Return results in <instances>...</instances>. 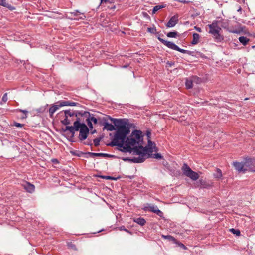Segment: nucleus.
I'll return each mask as SVG.
<instances>
[{"label":"nucleus","instance_id":"nucleus-1","mask_svg":"<svg viewBox=\"0 0 255 255\" xmlns=\"http://www.w3.org/2000/svg\"><path fill=\"white\" fill-rule=\"evenodd\" d=\"M126 141V143L133 147V155H138V157L131 158H123L122 160L125 161H129L136 163H142L146 159L149 158L151 153L157 151L155 144L150 140H148L147 145L144 147L143 146V135L140 130H133Z\"/></svg>","mask_w":255,"mask_h":255},{"label":"nucleus","instance_id":"nucleus-2","mask_svg":"<svg viewBox=\"0 0 255 255\" xmlns=\"http://www.w3.org/2000/svg\"><path fill=\"white\" fill-rule=\"evenodd\" d=\"M114 125L117 127V131L113 140L109 144L110 146H117L120 147L121 151L124 152H133V149L125 140L127 135L129 133V128L127 127V122L124 119H111Z\"/></svg>","mask_w":255,"mask_h":255},{"label":"nucleus","instance_id":"nucleus-3","mask_svg":"<svg viewBox=\"0 0 255 255\" xmlns=\"http://www.w3.org/2000/svg\"><path fill=\"white\" fill-rule=\"evenodd\" d=\"M79 130V139L81 141L86 139L89 133V129L87 126L84 123L79 122V118L74 122L73 126H66L64 131H69L73 136L75 132Z\"/></svg>","mask_w":255,"mask_h":255},{"label":"nucleus","instance_id":"nucleus-4","mask_svg":"<svg viewBox=\"0 0 255 255\" xmlns=\"http://www.w3.org/2000/svg\"><path fill=\"white\" fill-rule=\"evenodd\" d=\"M221 21L215 20L211 24L208 25L209 28V33L212 35L215 41L217 42H221L224 40V37L220 34L221 28L219 25Z\"/></svg>","mask_w":255,"mask_h":255},{"label":"nucleus","instance_id":"nucleus-5","mask_svg":"<svg viewBox=\"0 0 255 255\" xmlns=\"http://www.w3.org/2000/svg\"><path fill=\"white\" fill-rule=\"evenodd\" d=\"M181 169L183 174L186 176L190 178L192 180H197L199 177L198 174L197 172L192 170L190 167L186 163L183 164Z\"/></svg>","mask_w":255,"mask_h":255},{"label":"nucleus","instance_id":"nucleus-6","mask_svg":"<svg viewBox=\"0 0 255 255\" xmlns=\"http://www.w3.org/2000/svg\"><path fill=\"white\" fill-rule=\"evenodd\" d=\"M158 39L164 45H166L168 48L176 50L179 51L182 53L184 54H190V52L189 51L181 49L179 48L178 46H177L175 44L172 42L166 41L162 38H161L160 37H158Z\"/></svg>","mask_w":255,"mask_h":255},{"label":"nucleus","instance_id":"nucleus-7","mask_svg":"<svg viewBox=\"0 0 255 255\" xmlns=\"http://www.w3.org/2000/svg\"><path fill=\"white\" fill-rule=\"evenodd\" d=\"M67 17L70 20H84L86 18V16L84 13L80 12L79 11L76 10L73 12H69Z\"/></svg>","mask_w":255,"mask_h":255},{"label":"nucleus","instance_id":"nucleus-8","mask_svg":"<svg viewBox=\"0 0 255 255\" xmlns=\"http://www.w3.org/2000/svg\"><path fill=\"white\" fill-rule=\"evenodd\" d=\"M245 171L255 172V159L254 158H246L245 159Z\"/></svg>","mask_w":255,"mask_h":255},{"label":"nucleus","instance_id":"nucleus-9","mask_svg":"<svg viewBox=\"0 0 255 255\" xmlns=\"http://www.w3.org/2000/svg\"><path fill=\"white\" fill-rule=\"evenodd\" d=\"M143 209L145 211H150L154 213L160 217L163 216V213L158 208L157 206L148 204L147 206H144Z\"/></svg>","mask_w":255,"mask_h":255},{"label":"nucleus","instance_id":"nucleus-10","mask_svg":"<svg viewBox=\"0 0 255 255\" xmlns=\"http://www.w3.org/2000/svg\"><path fill=\"white\" fill-rule=\"evenodd\" d=\"M81 115L87 117L86 121H87V124L89 126L90 128H93V125L92 124V122H93L95 124L97 123V119L94 116V115L93 114H91L89 112H84V113Z\"/></svg>","mask_w":255,"mask_h":255},{"label":"nucleus","instance_id":"nucleus-11","mask_svg":"<svg viewBox=\"0 0 255 255\" xmlns=\"http://www.w3.org/2000/svg\"><path fill=\"white\" fill-rule=\"evenodd\" d=\"M61 107H63L62 105V101H58L55 104L51 105L49 109L50 117L52 118L54 113Z\"/></svg>","mask_w":255,"mask_h":255},{"label":"nucleus","instance_id":"nucleus-12","mask_svg":"<svg viewBox=\"0 0 255 255\" xmlns=\"http://www.w3.org/2000/svg\"><path fill=\"white\" fill-rule=\"evenodd\" d=\"M233 165L235 167V169L238 171V172H242L243 173H245V160L241 162H233Z\"/></svg>","mask_w":255,"mask_h":255},{"label":"nucleus","instance_id":"nucleus-13","mask_svg":"<svg viewBox=\"0 0 255 255\" xmlns=\"http://www.w3.org/2000/svg\"><path fill=\"white\" fill-rule=\"evenodd\" d=\"M179 16L177 14L172 16L169 21L166 24V26L169 28L173 27L176 25L178 22Z\"/></svg>","mask_w":255,"mask_h":255},{"label":"nucleus","instance_id":"nucleus-14","mask_svg":"<svg viewBox=\"0 0 255 255\" xmlns=\"http://www.w3.org/2000/svg\"><path fill=\"white\" fill-rule=\"evenodd\" d=\"M21 185L29 193H33L35 190V186L28 182H24Z\"/></svg>","mask_w":255,"mask_h":255},{"label":"nucleus","instance_id":"nucleus-15","mask_svg":"<svg viewBox=\"0 0 255 255\" xmlns=\"http://www.w3.org/2000/svg\"><path fill=\"white\" fill-rule=\"evenodd\" d=\"M87 154L89 155L90 157H110L113 156V155L107 154V153H93V152H87Z\"/></svg>","mask_w":255,"mask_h":255},{"label":"nucleus","instance_id":"nucleus-16","mask_svg":"<svg viewBox=\"0 0 255 255\" xmlns=\"http://www.w3.org/2000/svg\"><path fill=\"white\" fill-rule=\"evenodd\" d=\"M77 112L72 111L70 110L64 111L65 117H70V118H73L74 117H77Z\"/></svg>","mask_w":255,"mask_h":255},{"label":"nucleus","instance_id":"nucleus-17","mask_svg":"<svg viewBox=\"0 0 255 255\" xmlns=\"http://www.w3.org/2000/svg\"><path fill=\"white\" fill-rule=\"evenodd\" d=\"M133 221L140 226H143L146 223V220L142 217L134 218Z\"/></svg>","mask_w":255,"mask_h":255},{"label":"nucleus","instance_id":"nucleus-18","mask_svg":"<svg viewBox=\"0 0 255 255\" xmlns=\"http://www.w3.org/2000/svg\"><path fill=\"white\" fill-rule=\"evenodd\" d=\"M0 5L6 7L10 10L13 9V7L8 3L6 0H0Z\"/></svg>","mask_w":255,"mask_h":255},{"label":"nucleus","instance_id":"nucleus-19","mask_svg":"<svg viewBox=\"0 0 255 255\" xmlns=\"http://www.w3.org/2000/svg\"><path fill=\"white\" fill-rule=\"evenodd\" d=\"M200 37V36L199 34L196 33H193V40L191 42L192 44V45L197 44L199 42Z\"/></svg>","mask_w":255,"mask_h":255},{"label":"nucleus","instance_id":"nucleus-20","mask_svg":"<svg viewBox=\"0 0 255 255\" xmlns=\"http://www.w3.org/2000/svg\"><path fill=\"white\" fill-rule=\"evenodd\" d=\"M104 128L108 131H112L115 129L114 126L108 122L104 123Z\"/></svg>","mask_w":255,"mask_h":255},{"label":"nucleus","instance_id":"nucleus-21","mask_svg":"<svg viewBox=\"0 0 255 255\" xmlns=\"http://www.w3.org/2000/svg\"><path fill=\"white\" fill-rule=\"evenodd\" d=\"M166 7L165 4L156 5L154 7L152 10V14H154L159 10L164 8Z\"/></svg>","mask_w":255,"mask_h":255},{"label":"nucleus","instance_id":"nucleus-22","mask_svg":"<svg viewBox=\"0 0 255 255\" xmlns=\"http://www.w3.org/2000/svg\"><path fill=\"white\" fill-rule=\"evenodd\" d=\"M239 40L244 46L246 45L249 41V39L244 36L240 37Z\"/></svg>","mask_w":255,"mask_h":255},{"label":"nucleus","instance_id":"nucleus-23","mask_svg":"<svg viewBox=\"0 0 255 255\" xmlns=\"http://www.w3.org/2000/svg\"><path fill=\"white\" fill-rule=\"evenodd\" d=\"M77 103L74 102H70L69 101H62V105L63 106H76Z\"/></svg>","mask_w":255,"mask_h":255},{"label":"nucleus","instance_id":"nucleus-24","mask_svg":"<svg viewBox=\"0 0 255 255\" xmlns=\"http://www.w3.org/2000/svg\"><path fill=\"white\" fill-rule=\"evenodd\" d=\"M72 120V118L66 117L64 120L61 121V123L65 125H68L70 124Z\"/></svg>","mask_w":255,"mask_h":255},{"label":"nucleus","instance_id":"nucleus-25","mask_svg":"<svg viewBox=\"0 0 255 255\" xmlns=\"http://www.w3.org/2000/svg\"><path fill=\"white\" fill-rule=\"evenodd\" d=\"M167 36L169 38H176L178 36V33L176 31L169 32L167 34Z\"/></svg>","mask_w":255,"mask_h":255},{"label":"nucleus","instance_id":"nucleus-26","mask_svg":"<svg viewBox=\"0 0 255 255\" xmlns=\"http://www.w3.org/2000/svg\"><path fill=\"white\" fill-rule=\"evenodd\" d=\"M187 89H191L193 87V81L191 79H187L185 83Z\"/></svg>","mask_w":255,"mask_h":255},{"label":"nucleus","instance_id":"nucleus-27","mask_svg":"<svg viewBox=\"0 0 255 255\" xmlns=\"http://www.w3.org/2000/svg\"><path fill=\"white\" fill-rule=\"evenodd\" d=\"M153 152L151 153L150 154V157H152L154 158H156L157 159H161L162 158V155L159 153L152 154Z\"/></svg>","mask_w":255,"mask_h":255},{"label":"nucleus","instance_id":"nucleus-28","mask_svg":"<svg viewBox=\"0 0 255 255\" xmlns=\"http://www.w3.org/2000/svg\"><path fill=\"white\" fill-rule=\"evenodd\" d=\"M214 177L216 178H221L222 177V173L220 169H217L216 173L214 174Z\"/></svg>","mask_w":255,"mask_h":255},{"label":"nucleus","instance_id":"nucleus-29","mask_svg":"<svg viewBox=\"0 0 255 255\" xmlns=\"http://www.w3.org/2000/svg\"><path fill=\"white\" fill-rule=\"evenodd\" d=\"M147 31L150 33L155 34L156 32V29L154 26L153 27H148L147 28Z\"/></svg>","mask_w":255,"mask_h":255},{"label":"nucleus","instance_id":"nucleus-30","mask_svg":"<svg viewBox=\"0 0 255 255\" xmlns=\"http://www.w3.org/2000/svg\"><path fill=\"white\" fill-rule=\"evenodd\" d=\"M162 238L165 239H168L170 241H174L175 238L171 235H162Z\"/></svg>","mask_w":255,"mask_h":255},{"label":"nucleus","instance_id":"nucleus-31","mask_svg":"<svg viewBox=\"0 0 255 255\" xmlns=\"http://www.w3.org/2000/svg\"><path fill=\"white\" fill-rule=\"evenodd\" d=\"M230 231L234 234H236L237 236L240 235V231L239 230H236L234 228L231 229Z\"/></svg>","mask_w":255,"mask_h":255},{"label":"nucleus","instance_id":"nucleus-32","mask_svg":"<svg viewBox=\"0 0 255 255\" xmlns=\"http://www.w3.org/2000/svg\"><path fill=\"white\" fill-rule=\"evenodd\" d=\"M101 139V138H97L94 139L93 141L95 146H97L99 145Z\"/></svg>","mask_w":255,"mask_h":255},{"label":"nucleus","instance_id":"nucleus-33","mask_svg":"<svg viewBox=\"0 0 255 255\" xmlns=\"http://www.w3.org/2000/svg\"><path fill=\"white\" fill-rule=\"evenodd\" d=\"M8 100V98H7V93H5L3 97H2V101L4 102H6Z\"/></svg>","mask_w":255,"mask_h":255},{"label":"nucleus","instance_id":"nucleus-34","mask_svg":"<svg viewBox=\"0 0 255 255\" xmlns=\"http://www.w3.org/2000/svg\"><path fill=\"white\" fill-rule=\"evenodd\" d=\"M222 22L220 23V24L222 23V27L223 28H226L228 26V23L226 22H224V20H221Z\"/></svg>","mask_w":255,"mask_h":255},{"label":"nucleus","instance_id":"nucleus-35","mask_svg":"<svg viewBox=\"0 0 255 255\" xmlns=\"http://www.w3.org/2000/svg\"><path fill=\"white\" fill-rule=\"evenodd\" d=\"M120 230H123V231H126V232H127L128 233L131 234V232H130V231L128 230V229H126V228H125V227H124V226H121V227H120Z\"/></svg>","mask_w":255,"mask_h":255},{"label":"nucleus","instance_id":"nucleus-36","mask_svg":"<svg viewBox=\"0 0 255 255\" xmlns=\"http://www.w3.org/2000/svg\"><path fill=\"white\" fill-rule=\"evenodd\" d=\"M14 126H15L16 127H22L23 126V125L20 123H15Z\"/></svg>","mask_w":255,"mask_h":255},{"label":"nucleus","instance_id":"nucleus-37","mask_svg":"<svg viewBox=\"0 0 255 255\" xmlns=\"http://www.w3.org/2000/svg\"><path fill=\"white\" fill-rule=\"evenodd\" d=\"M102 178L103 179H113V177H112L111 176H102Z\"/></svg>","mask_w":255,"mask_h":255},{"label":"nucleus","instance_id":"nucleus-38","mask_svg":"<svg viewBox=\"0 0 255 255\" xmlns=\"http://www.w3.org/2000/svg\"><path fill=\"white\" fill-rule=\"evenodd\" d=\"M194 28L196 29V30H197L199 32H202L201 28H200V27H198L197 26H195Z\"/></svg>","mask_w":255,"mask_h":255},{"label":"nucleus","instance_id":"nucleus-39","mask_svg":"<svg viewBox=\"0 0 255 255\" xmlns=\"http://www.w3.org/2000/svg\"><path fill=\"white\" fill-rule=\"evenodd\" d=\"M179 2L182 3H183V4H187V3H189L190 2V1H186V0H180Z\"/></svg>","mask_w":255,"mask_h":255},{"label":"nucleus","instance_id":"nucleus-40","mask_svg":"<svg viewBox=\"0 0 255 255\" xmlns=\"http://www.w3.org/2000/svg\"><path fill=\"white\" fill-rule=\"evenodd\" d=\"M20 111L23 113H24L25 115L28 113V111L25 110H20Z\"/></svg>","mask_w":255,"mask_h":255},{"label":"nucleus","instance_id":"nucleus-41","mask_svg":"<svg viewBox=\"0 0 255 255\" xmlns=\"http://www.w3.org/2000/svg\"><path fill=\"white\" fill-rule=\"evenodd\" d=\"M147 137L148 138H150V135H151V133L149 131H148L147 133ZM148 140H150L149 139H148Z\"/></svg>","mask_w":255,"mask_h":255},{"label":"nucleus","instance_id":"nucleus-42","mask_svg":"<svg viewBox=\"0 0 255 255\" xmlns=\"http://www.w3.org/2000/svg\"><path fill=\"white\" fill-rule=\"evenodd\" d=\"M180 246L181 247H182V248H183L184 249H186V247L183 244H180Z\"/></svg>","mask_w":255,"mask_h":255},{"label":"nucleus","instance_id":"nucleus-43","mask_svg":"<svg viewBox=\"0 0 255 255\" xmlns=\"http://www.w3.org/2000/svg\"><path fill=\"white\" fill-rule=\"evenodd\" d=\"M106 2H107V0H101V3Z\"/></svg>","mask_w":255,"mask_h":255},{"label":"nucleus","instance_id":"nucleus-44","mask_svg":"<svg viewBox=\"0 0 255 255\" xmlns=\"http://www.w3.org/2000/svg\"><path fill=\"white\" fill-rule=\"evenodd\" d=\"M96 132V130L95 129V130H94L93 131H92L91 132V134H94V133H95Z\"/></svg>","mask_w":255,"mask_h":255},{"label":"nucleus","instance_id":"nucleus-45","mask_svg":"<svg viewBox=\"0 0 255 255\" xmlns=\"http://www.w3.org/2000/svg\"><path fill=\"white\" fill-rule=\"evenodd\" d=\"M241 11V7L238 10V11Z\"/></svg>","mask_w":255,"mask_h":255},{"label":"nucleus","instance_id":"nucleus-46","mask_svg":"<svg viewBox=\"0 0 255 255\" xmlns=\"http://www.w3.org/2000/svg\"><path fill=\"white\" fill-rule=\"evenodd\" d=\"M252 48H253V49L255 48V45L252 46Z\"/></svg>","mask_w":255,"mask_h":255},{"label":"nucleus","instance_id":"nucleus-47","mask_svg":"<svg viewBox=\"0 0 255 255\" xmlns=\"http://www.w3.org/2000/svg\"><path fill=\"white\" fill-rule=\"evenodd\" d=\"M124 68H127V67H128V65L124 66Z\"/></svg>","mask_w":255,"mask_h":255}]
</instances>
